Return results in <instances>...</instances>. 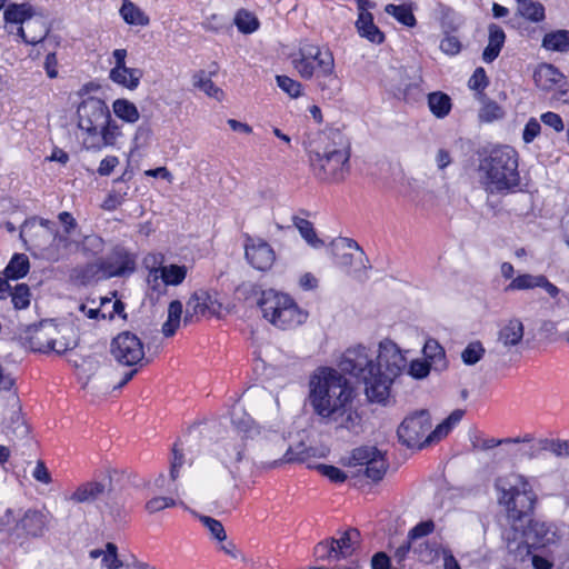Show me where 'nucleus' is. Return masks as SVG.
<instances>
[{"label": "nucleus", "instance_id": "1", "mask_svg": "<svg viewBox=\"0 0 569 569\" xmlns=\"http://www.w3.org/2000/svg\"><path fill=\"white\" fill-rule=\"evenodd\" d=\"M406 362L397 343L385 339L379 343L376 360L369 356L365 346L359 345L343 352L339 369L365 385V395L370 403L386 406L393 380L401 373Z\"/></svg>", "mask_w": 569, "mask_h": 569}, {"label": "nucleus", "instance_id": "2", "mask_svg": "<svg viewBox=\"0 0 569 569\" xmlns=\"http://www.w3.org/2000/svg\"><path fill=\"white\" fill-rule=\"evenodd\" d=\"M345 375L331 367L320 368L310 379L308 401L322 423L341 419L338 427L349 430L360 417L352 407L356 389Z\"/></svg>", "mask_w": 569, "mask_h": 569}, {"label": "nucleus", "instance_id": "3", "mask_svg": "<svg viewBox=\"0 0 569 569\" xmlns=\"http://www.w3.org/2000/svg\"><path fill=\"white\" fill-rule=\"evenodd\" d=\"M479 171L483 172L487 189L490 192L507 194L520 186L519 154L507 144L496 146L490 150L478 151Z\"/></svg>", "mask_w": 569, "mask_h": 569}, {"label": "nucleus", "instance_id": "4", "mask_svg": "<svg viewBox=\"0 0 569 569\" xmlns=\"http://www.w3.org/2000/svg\"><path fill=\"white\" fill-rule=\"evenodd\" d=\"M239 290L246 293L258 296L257 306L262 317L280 329H292L307 321L308 312L302 310L297 302L287 293L277 292L273 289L261 290L254 283L243 284Z\"/></svg>", "mask_w": 569, "mask_h": 569}, {"label": "nucleus", "instance_id": "5", "mask_svg": "<svg viewBox=\"0 0 569 569\" xmlns=\"http://www.w3.org/2000/svg\"><path fill=\"white\" fill-rule=\"evenodd\" d=\"M332 134V143H328L322 150L309 152L316 178L325 182H339L349 172V142L339 131Z\"/></svg>", "mask_w": 569, "mask_h": 569}, {"label": "nucleus", "instance_id": "6", "mask_svg": "<svg viewBox=\"0 0 569 569\" xmlns=\"http://www.w3.org/2000/svg\"><path fill=\"white\" fill-rule=\"evenodd\" d=\"M496 489L501 492L499 503L506 506L508 518L511 520V529L522 528V522L533 516L537 502L536 493L530 483L522 477H518L516 485L509 489L496 482Z\"/></svg>", "mask_w": 569, "mask_h": 569}, {"label": "nucleus", "instance_id": "7", "mask_svg": "<svg viewBox=\"0 0 569 569\" xmlns=\"http://www.w3.org/2000/svg\"><path fill=\"white\" fill-rule=\"evenodd\" d=\"M386 451L376 446H360L351 451L348 466H366L362 473L373 483L380 482L389 469Z\"/></svg>", "mask_w": 569, "mask_h": 569}, {"label": "nucleus", "instance_id": "8", "mask_svg": "<svg viewBox=\"0 0 569 569\" xmlns=\"http://www.w3.org/2000/svg\"><path fill=\"white\" fill-rule=\"evenodd\" d=\"M511 531L512 538L510 536L507 537L508 548H511L512 542H518L517 550L525 546L529 551L543 548L553 542L555 533L551 532L550 527L546 522L533 519V517L522 522V528L511 529Z\"/></svg>", "mask_w": 569, "mask_h": 569}, {"label": "nucleus", "instance_id": "9", "mask_svg": "<svg viewBox=\"0 0 569 569\" xmlns=\"http://www.w3.org/2000/svg\"><path fill=\"white\" fill-rule=\"evenodd\" d=\"M110 353L122 366L142 365L144 360L143 342L136 333L122 331L111 340ZM148 362L149 360L146 359V363Z\"/></svg>", "mask_w": 569, "mask_h": 569}, {"label": "nucleus", "instance_id": "10", "mask_svg": "<svg viewBox=\"0 0 569 569\" xmlns=\"http://www.w3.org/2000/svg\"><path fill=\"white\" fill-rule=\"evenodd\" d=\"M429 410L420 409L407 416L397 429L399 442L407 448H417L422 445V437L431 429Z\"/></svg>", "mask_w": 569, "mask_h": 569}, {"label": "nucleus", "instance_id": "11", "mask_svg": "<svg viewBox=\"0 0 569 569\" xmlns=\"http://www.w3.org/2000/svg\"><path fill=\"white\" fill-rule=\"evenodd\" d=\"M110 114V110L102 99L88 97L80 102L77 109L78 128L92 137H97L98 128Z\"/></svg>", "mask_w": 569, "mask_h": 569}, {"label": "nucleus", "instance_id": "12", "mask_svg": "<svg viewBox=\"0 0 569 569\" xmlns=\"http://www.w3.org/2000/svg\"><path fill=\"white\" fill-rule=\"evenodd\" d=\"M100 260L103 279L127 277L137 269L136 256L120 244L114 246L109 256Z\"/></svg>", "mask_w": 569, "mask_h": 569}, {"label": "nucleus", "instance_id": "13", "mask_svg": "<svg viewBox=\"0 0 569 569\" xmlns=\"http://www.w3.org/2000/svg\"><path fill=\"white\" fill-rule=\"evenodd\" d=\"M38 217H31L23 221L20 228V239L22 240L26 250L36 256V251H43L51 247L59 238H54L52 231L43 228H37Z\"/></svg>", "mask_w": 569, "mask_h": 569}, {"label": "nucleus", "instance_id": "14", "mask_svg": "<svg viewBox=\"0 0 569 569\" xmlns=\"http://www.w3.org/2000/svg\"><path fill=\"white\" fill-rule=\"evenodd\" d=\"M299 53L301 58L309 61L319 56L318 86L322 91L331 90V83L337 82V78L333 76L335 59L332 52L329 49L322 51L320 47L315 44H306L300 48Z\"/></svg>", "mask_w": 569, "mask_h": 569}, {"label": "nucleus", "instance_id": "15", "mask_svg": "<svg viewBox=\"0 0 569 569\" xmlns=\"http://www.w3.org/2000/svg\"><path fill=\"white\" fill-rule=\"evenodd\" d=\"M116 66L110 70L109 78L117 84H120L129 90H134L143 74L141 69L128 68L126 66V49H116L112 53Z\"/></svg>", "mask_w": 569, "mask_h": 569}, {"label": "nucleus", "instance_id": "16", "mask_svg": "<svg viewBox=\"0 0 569 569\" xmlns=\"http://www.w3.org/2000/svg\"><path fill=\"white\" fill-rule=\"evenodd\" d=\"M358 6V19L356 21V28L360 37L368 41L381 44L386 40L385 33L375 24V18L369 9L376 8V3L370 0H363Z\"/></svg>", "mask_w": 569, "mask_h": 569}, {"label": "nucleus", "instance_id": "17", "mask_svg": "<svg viewBox=\"0 0 569 569\" xmlns=\"http://www.w3.org/2000/svg\"><path fill=\"white\" fill-rule=\"evenodd\" d=\"M46 321L32 323L26 327L24 335L19 337V342L23 348L30 349L32 352L49 353L54 350L57 340L44 333Z\"/></svg>", "mask_w": 569, "mask_h": 569}, {"label": "nucleus", "instance_id": "18", "mask_svg": "<svg viewBox=\"0 0 569 569\" xmlns=\"http://www.w3.org/2000/svg\"><path fill=\"white\" fill-rule=\"evenodd\" d=\"M244 249L246 259L254 269L266 271L273 264L276 254L267 241L259 239L258 243H253V239L248 236Z\"/></svg>", "mask_w": 569, "mask_h": 569}, {"label": "nucleus", "instance_id": "19", "mask_svg": "<svg viewBox=\"0 0 569 569\" xmlns=\"http://www.w3.org/2000/svg\"><path fill=\"white\" fill-rule=\"evenodd\" d=\"M355 249L360 257H366L365 251L358 242L351 238L339 237L330 242V250L335 263L341 268H349L353 263V254L349 250Z\"/></svg>", "mask_w": 569, "mask_h": 569}, {"label": "nucleus", "instance_id": "20", "mask_svg": "<svg viewBox=\"0 0 569 569\" xmlns=\"http://www.w3.org/2000/svg\"><path fill=\"white\" fill-rule=\"evenodd\" d=\"M47 529V516L36 509H28L16 525V530H22L27 537L31 538L42 537Z\"/></svg>", "mask_w": 569, "mask_h": 569}, {"label": "nucleus", "instance_id": "21", "mask_svg": "<svg viewBox=\"0 0 569 569\" xmlns=\"http://www.w3.org/2000/svg\"><path fill=\"white\" fill-rule=\"evenodd\" d=\"M101 139L97 141H92L90 144H86L87 150L99 151L103 147H112L116 144L117 139L122 136L121 126H119L111 117V114L106 119V121L100 126V130L98 131Z\"/></svg>", "mask_w": 569, "mask_h": 569}, {"label": "nucleus", "instance_id": "22", "mask_svg": "<svg viewBox=\"0 0 569 569\" xmlns=\"http://www.w3.org/2000/svg\"><path fill=\"white\" fill-rule=\"evenodd\" d=\"M465 415V410L456 409L447 418H445L437 427L429 432V435L422 440V445H419V449L440 441L447 437Z\"/></svg>", "mask_w": 569, "mask_h": 569}, {"label": "nucleus", "instance_id": "23", "mask_svg": "<svg viewBox=\"0 0 569 569\" xmlns=\"http://www.w3.org/2000/svg\"><path fill=\"white\" fill-rule=\"evenodd\" d=\"M488 44L482 51V60L486 63H491L499 57L505 46L506 33L503 29L496 23H490L488 26Z\"/></svg>", "mask_w": 569, "mask_h": 569}, {"label": "nucleus", "instance_id": "24", "mask_svg": "<svg viewBox=\"0 0 569 569\" xmlns=\"http://www.w3.org/2000/svg\"><path fill=\"white\" fill-rule=\"evenodd\" d=\"M70 278L79 286L87 287L98 279H103V268H101V260L97 262H88L72 269Z\"/></svg>", "mask_w": 569, "mask_h": 569}, {"label": "nucleus", "instance_id": "25", "mask_svg": "<svg viewBox=\"0 0 569 569\" xmlns=\"http://www.w3.org/2000/svg\"><path fill=\"white\" fill-rule=\"evenodd\" d=\"M360 543V531L350 527L333 542L339 560L351 557Z\"/></svg>", "mask_w": 569, "mask_h": 569}, {"label": "nucleus", "instance_id": "26", "mask_svg": "<svg viewBox=\"0 0 569 569\" xmlns=\"http://www.w3.org/2000/svg\"><path fill=\"white\" fill-rule=\"evenodd\" d=\"M34 8L29 2L9 3L3 11V20L9 24H23L34 16Z\"/></svg>", "mask_w": 569, "mask_h": 569}, {"label": "nucleus", "instance_id": "27", "mask_svg": "<svg viewBox=\"0 0 569 569\" xmlns=\"http://www.w3.org/2000/svg\"><path fill=\"white\" fill-rule=\"evenodd\" d=\"M106 488L107 485L103 481H87L74 490L70 499L78 503H90L104 493Z\"/></svg>", "mask_w": 569, "mask_h": 569}, {"label": "nucleus", "instance_id": "28", "mask_svg": "<svg viewBox=\"0 0 569 569\" xmlns=\"http://www.w3.org/2000/svg\"><path fill=\"white\" fill-rule=\"evenodd\" d=\"M214 67L213 70H210L209 73L204 70H199L192 77V82L196 88L203 91L208 97L214 98L217 100H221L223 96L222 89L217 87L214 82L211 80V76H214L218 70V64L212 63Z\"/></svg>", "mask_w": 569, "mask_h": 569}, {"label": "nucleus", "instance_id": "29", "mask_svg": "<svg viewBox=\"0 0 569 569\" xmlns=\"http://www.w3.org/2000/svg\"><path fill=\"white\" fill-rule=\"evenodd\" d=\"M423 359L433 365V370L441 372L448 368L445 349L435 339H428L422 349Z\"/></svg>", "mask_w": 569, "mask_h": 569}, {"label": "nucleus", "instance_id": "30", "mask_svg": "<svg viewBox=\"0 0 569 569\" xmlns=\"http://www.w3.org/2000/svg\"><path fill=\"white\" fill-rule=\"evenodd\" d=\"M428 108L438 119L446 118L452 109L450 96L443 91H432L427 96Z\"/></svg>", "mask_w": 569, "mask_h": 569}, {"label": "nucleus", "instance_id": "31", "mask_svg": "<svg viewBox=\"0 0 569 569\" xmlns=\"http://www.w3.org/2000/svg\"><path fill=\"white\" fill-rule=\"evenodd\" d=\"M30 271V261L24 253H13L1 274L13 281L24 278Z\"/></svg>", "mask_w": 569, "mask_h": 569}, {"label": "nucleus", "instance_id": "32", "mask_svg": "<svg viewBox=\"0 0 569 569\" xmlns=\"http://www.w3.org/2000/svg\"><path fill=\"white\" fill-rule=\"evenodd\" d=\"M517 13L523 19L539 23L546 19V9L543 4L535 0H516Z\"/></svg>", "mask_w": 569, "mask_h": 569}, {"label": "nucleus", "instance_id": "33", "mask_svg": "<svg viewBox=\"0 0 569 569\" xmlns=\"http://www.w3.org/2000/svg\"><path fill=\"white\" fill-rule=\"evenodd\" d=\"M119 13L129 26L146 27L150 23V18L130 0H122Z\"/></svg>", "mask_w": 569, "mask_h": 569}, {"label": "nucleus", "instance_id": "34", "mask_svg": "<svg viewBox=\"0 0 569 569\" xmlns=\"http://www.w3.org/2000/svg\"><path fill=\"white\" fill-rule=\"evenodd\" d=\"M541 47L549 51L568 52L569 30L558 29L547 32L542 38Z\"/></svg>", "mask_w": 569, "mask_h": 569}, {"label": "nucleus", "instance_id": "35", "mask_svg": "<svg viewBox=\"0 0 569 569\" xmlns=\"http://www.w3.org/2000/svg\"><path fill=\"white\" fill-rule=\"evenodd\" d=\"M523 338V325L519 319H511L499 330L498 340L505 347H513L521 342Z\"/></svg>", "mask_w": 569, "mask_h": 569}, {"label": "nucleus", "instance_id": "36", "mask_svg": "<svg viewBox=\"0 0 569 569\" xmlns=\"http://www.w3.org/2000/svg\"><path fill=\"white\" fill-rule=\"evenodd\" d=\"M385 11L408 28L417 26L412 3H406L405 1L401 4L389 3L385 7Z\"/></svg>", "mask_w": 569, "mask_h": 569}, {"label": "nucleus", "instance_id": "37", "mask_svg": "<svg viewBox=\"0 0 569 569\" xmlns=\"http://www.w3.org/2000/svg\"><path fill=\"white\" fill-rule=\"evenodd\" d=\"M112 110L117 118L127 123H134L140 118L137 106L124 98L116 99L112 103Z\"/></svg>", "mask_w": 569, "mask_h": 569}, {"label": "nucleus", "instance_id": "38", "mask_svg": "<svg viewBox=\"0 0 569 569\" xmlns=\"http://www.w3.org/2000/svg\"><path fill=\"white\" fill-rule=\"evenodd\" d=\"M292 223L298 229L300 236L309 246L313 248H320L325 246L323 240L318 238L313 223L311 221L300 218L298 216H293Z\"/></svg>", "mask_w": 569, "mask_h": 569}, {"label": "nucleus", "instance_id": "39", "mask_svg": "<svg viewBox=\"0 0 569 569\" xmlns=\"http://www.w3.org/2000/svg\"><path fill=\"white\" fill-rule=\"evenodd\" d=\"M233 22L238 31L242 34H251L260 27L257 16L246 9H239L234 16Z\"/></svg>", "mask_w": 569, "mask_h": 569}, {"label": "nucleus", "instance_id": "40", "mask_svg": "<svg viewBox=\"0 0 569 569\" xmlns=\"http://www.w3.org/2000/svg\"><path fill=\"white\" fill-rule=\"evenodd\" d=\"M187 267L184 264H169L161 267V281L164 286H179L187 277Z\"/></svg>", "mask_w": 569, "mask_h": 569}, {"label": "nucleus", "instance_id": "41", "mask_svg": "<svg viewBox=\"0 0 569 569\" xmlns=\"http://www.w3.org/2000/svg\"><path fill=\"white\" fill-rule=\"evenodd\" d=\"M311 448H308L305 442H299L295 448L289 447L280 460H274L270 467H276L280 463H295L305 462L311 455Z\"/></svg>", "mask_w": 569, "mask_h": 569}, {"label": "nucleus", "instance_id": "42", "mask_svg": "<svg viewBox=\"0 0 569 569\" xmlns=\"http://www.w3.org/2000/svg\"><path fill=\"white\" fill-rule=\"evenodd\" d=\"M503 108L498 104L495 100L491 99H482V107L479 109L478 118L480 122L490 123L496 120H500L505 118Z\"/></svg>", "mask_w": 569, "mask_h": 569}, {"label": "nucleus", "instance_id": "43", "mask_svg": "<svg viewBox=\"0 0 569 569\" xmlns=\"http://www.w3.org/2000/svg\"><path fill=\"white\" fill-rule=\"evenodd\" d=\"M437 12L440 14V26L443 33H452L459 29L458 14L451 7L439 2Z\"/></svg>", "mask_w": 569, "mask_h": 569}, {"label": "nucleus", "instance_id": "44", "mask_svg": "<svg viewBox=\"0 0 569 569\" xmlns=\"http://www.w3.org/2000/svg\"><path fill=\"white\" fill-rule=\"evenodd\" d=\"M562 78V72H560V70L553 64L545 63L535 72L536 82H539L542 79H545L546 82H549V84H543L545 89H550L553 84L559 83Z\"/></svg>", "mask_w": 569, "mask_h": 569}, {"label": "nucleus", "instance_id": "45", "mask_svg": "<svg viewBox=\"0 0 569 569\" xmlns=\"http://www.w3.org/2000/svg\"><path fill=\"white\" fill-rule=\"evenodd\" d=\"M333 542H336L335 537H330L318 542L313 548V556L316 559L320 561H338L339 558Z\"/></svg>", "mask_w": 569, "mask_h": 569}, {"label": "nucleus", "instance_id": "46", "mask_svg": "<svg viewBox=\"0 0 569 569\" xmlns=\"http://www.w3.org/2000/svg\"><path fill=\"white\" fill-rule=\"evenodd\" d=\"M486 350L479 340L471 341L461 352L462 362L466 366H475L485 356Z\"/></svg>", "mask_w": 569, "mask_h": 569}, {"label": "nucleus", "instance_id": "47", "mask_svg": "<svg viewBox=\"0 0 569 569\" xmlns=\"http://www.w3.org/2000/svg\"><path fill=\"white\" fill-rule=\"evenodd\" d=\"M14 309H27L30 305V288L27 283H18L12 288L10 295Z\"/></svg>", "mask_w": 569, "mask_h": 569}, {"label": "nucleus", "instance_id": "48", "mask_svg": "<svg viewBox=\"0 0 569 569\" xmlns=\"http://www.w3.org/2000/svg\"><path fill=\"white\" fill-rule=\"evenodd\" d=\"M198 519L203 525V527L209 530L212 539L217 540L218 542H223L227 540V533L220 520L204 515H198Z\"/></svg>", "mask_w": 569, "mask_h": 569}, {"label": "nucleus", "instance_id": "49", "mask_svg": "<svg viewBox=\"0 0 569 569\" xmlns=\"http://www.w3.org/2000/svg\"><path fill=\"white\" fill-rule=\"evenodd\" d=\"M104 240L98 234L83 237L81 242V251L87 257H97L103 251Z\"/></svg>", "mask_w": 569, "mask_h": 569}, {"label": "nucleus", "instance_id": "50", "mask_svg": "<svg viewBox=\"0 0 569 569\" xmlns=\"http://www.w3.org/2000/svg\"><path fill=\"white\" fill-rule=\"evenodd\" d=\"M489 83L490 80L486 70L482 67H477L468 80V88L478 94L486 97L483 91L489 86Z\"/></svg>", "mask_w": 569, "mask_h": 569}, {"label": "nucleus", "instance_id": "51", "mask_svg": "<svg viewBox=\"0 0 569 569\" xmlns=\"http://www.w3.org/2000/svg\"><path fill=\"white\" fill-rule=\"evenodd\" d=\"M153 134V131L149 123L143 122L140 126H138L133 140H132V147L130 149V156L139 150L140 148L147 147L151 140V137Z\"/></svg>", "mask_w": 569, "mask_h": 569}, {"label": "nucleus", "instance_id": "52", "mask_svg": "<svg viewBox=\"0 0 569 569\" xmlns=\"http://www.w3.org/2000/svg\"><path fill=\"white\" fill-rule=\"evenodd\" d=\"M539 278H540V274H538V276H532L530 273L519 274L518 277L513 278L511 280V282L506 287V291L528 290V289L537 288Z\"/></svg>", "mask_w": 569, "mask_h": 569}, {"label": "nucleus", "instance_id": "53", "mask_svg": "<svg viewBox=\"0 0 569 569\" xmlns=\"http://www.w3.org/2000/svg\"><path fill=\"white\" fill-rule=\"evenodd\" d=\"M433 369V365L425 359H413L409 363L408 373L416 380H422L427 378Z\"/></svg>", "mask_w": 569, "mask_h": 569}, {"label": "nucleus", "instance_id": "54", "mask_svg": "<svg viewBox=\"0 0 569 569\" xmlns=\"http://www.w3.org/2000/svg\"><path fill=\"white\" fill-rule=\"evenodd\" d=\"M278 87L290 98H298L301 94L302 84L284 74L276 76Z\"/></svg>", "mask_w": 569, "mask_h": 569}, {"label": "nucleus", "instance_id": "55", "mask_svg": "<svg viewBox=\"0 0 569 569\" xmlns=\"http://www.w3.org/2000/svg\"><path fill=\"white\" fill-rule=\"evenodd\" d=\"M442 549L440 545L437 542H429L426 541L423 543H420L417 551L419 552L420 560L427 563L435 562L438 558L440 552H442Z\"/></svg>", "mask_w": 569, "mask_h": 569}, {"label": "nucleus", "instance_id": "56", "mask_svg": "<svg viewBox=\"0 0 569 569\" xmlns=\"http://www.w3.org/2000/svg\"><path fill=\"white\" fill-rule=\"evenodd\" d=\"M316 469L321 473V476L328 478L333 483H342L348 478L347 473L342 469L333 465L319 463L316 466Z\"/></svg>", "mask_w": 569, "mask_h": 569}, {"label": "nucleus", "instance_id": "57", "mask_svg": "<svg viewBox=\"0 0 569 569\" xmlns=\"http://www.w3.org/2000/svg\"><path fill=\"white\" fill-rule=\"evenodd\" d=\"M102 563L107 569H119L126 566L118 557V547L113 542H107Z\"/></svg>", "mask_w": 569, "mask_h": 569}, {"label": "nucleus", "instance_id": "58", "mask_svg": "<svg viewBox=\"0 0 569 569\" xmlns=\"http://www.w3.org/2000/svg\"><path fill=\"white\" fill-rule=\"evenodd\" d=\"M542 449L555 453L557 457L568 456L569 457V440L560 439H542Z\"/></svg>", "mask_w": 569, "mask_h": 569}, {"label": "nucleus", "instance_id": "59", "mask_svg": "<svg viewBox=\"0 0 569 569\" xmlns=\"http://www.w3.org/2000/svg\"><path fill=\"white\" fill-rule=\"evenodd\" d=\"M445 37L443 39L440 41V50L447 54V56H450V57H453V56H457L458 53H460L461 49H462V43L461 41L456 37V36H452L451 33H443Z\"/></svg>", "mask_w": 569, "mask_h": 569}, {"label": "nucleus", "instance_id": "60", "mask_svg": "<svg viewBox=\"0 0 569 569\" xmlns=\"http://www.w3.org/2000/svg\"><path fill=\"white\" fill-rule=\"evenodd\" d=\"M435 522L432 519L422 520L413 526L408 532V539L415 541L417 539L427 537L435 530Z\"/></svg>", "mask_w": 569, "mask_h": 569}, {"label": "nucleus", "instance_id": "61", "mask_svg": "<svg viewBox=\"0 0 569 569\" xmlns=\"http://www.w3.org/2000/svg\"><path fill=\"white\" fill-rule=\"evenodd\" d=\"M111 496H112V488H109L108 492H107L108 501L106 502V507L109 510V515L112 517V519L117 523H123V522H126V519H127V511L122 505L111 501L112 500Z\"/></svg>", "mask_w": 569, "mask_h": 569}, {"label": "nucleus", "instance_id": "62", "mask_svg": "<svg viewBox=\"0 0 569 569\" xmlns=\"http://www.w3.org/2000/svg\"><path fill=\"white\" fill-rule=\"evenodd\" d=\"M184 463V453L182 450L178 449L177 443L172 447V459L170 461V471L169 477L171 481H176L179 477L180 468Z\"/></svg>", "mask_w": 569, "mask_h": 569}, {"label": "nucleus", "instance_id": "63", "mask_svg": "<svg viewBox=\"0 0 569 569\" xmlns=\"http://www.w3.org/2000/svg\"><path fill=\"white\" fill-rule=\"evenodd\" d=\"M541 132V124L536 118H530L522 130L525 143H531Z\"/></svg>", "mask_w": 569, "mask_h": 569}, {"label": "nucleus", "instance_id": "64", "mask_svg": "<svg viewBox=\"0 0 569 569\" xmlns=\"http://www.w3.org/2000/svg\"><path fill=\"white\" fill-rule=\"evenodd\" d=\"M371 569H401L392 566L390 556L385 551H377L372 555L370 560Z\"/></svg>", "mask_w": 569, "mask_h": 569}]
</instances>
